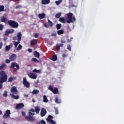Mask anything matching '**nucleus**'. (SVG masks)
<instances>
[{
	"label": "nucleus",
	"instance_id": "obj_35",
	"mask_svg": "<svg viewBox=\"0 0 124 124\" xmlns=\"http://www.w3.org/2000/svg\"><path fill=\"white\" fill-rule=\"evenodd\" d=\"M62 2V0H59L58 1H55L56 5H59V4H61Z\"/></svg>",
	"mask_w": 124,
	"mask_h": 124
},
{
	"label": "nucleus",
	"instance_id": "obj_24",
	"mask_svg": "<svg viewBox=\"0 0 124 124\" xmlns=\"http://www.w3.org/2000/svg\"><path fill=\"white\" fill-rule=\"evenodd\" d=\"M34 56L35 58H39V57H40V54L37 51H34Z\"/></svg>",
	"mask_w": 124,
	"mask_h": 124
},
{
	"label": "nucleus",
	"instance_id": "obj_46",
	"mask_svg": "<svg viewBox=\"0 0 124 124\" xmlns=\"http://www.w3.org/2000/svg\"><path fill=\"white\" fill-rule=\"evenodd\" d=\"M13 81V78L10 77L8 79V82H12Z\"/></svg>",
	"mask_w": 124,
	"mask_h": 124
},
{
	"label": "nucleus",
	"instance_id": "obj_5",
	"mask_svg": "<svg viewBox=\"0 0 124 124\" xmlns=\"http://www.w3.org/2000/svg\"><path fill=\"white\" fill-rule=\"evenodd\" d=\"M10 68H13L14 72H17V70H19V69H20V66H19V64H18V63L15 62H12Z\"/></svg>",
	"mask_w": 124,
	"mask_h": 124
},
{
	"label": "nucleus",
	"instance_id": "obj_55",
	"mask_svg": "<svg viewBox=\"0 0 124 124\" xmlns=\"http://www.w3.org/2000/svg\"><path fill=\"white\" fill-rule=\"evenodd\" d=\"M28 52H29V53H31V52H32V50H31V48H29L28 49Z\"/></svg>",
	"mask_w": 124,
	"mask_h": 124
},
{
	"label": "nucleus",
	"instance_id": "obj_30",
	"mask_svg": "<svg viewBox=\"0 0 124 124\" xmlns=\"http://www.w3.org/2000/svg\"><path fill=\"white\" fill-rule=\"evenodd\" d=\"M32 93L33 94H37L38 93H39V90H33Z\"/></svg>",
	"mask_w": 124,
	"mask_h": 124
},
{
	"label": "nucleus",
	"instance_id": "obj_18",
	"mask_svg": "<svg viewBox=\"0 0 124 124\" xmlns=\"http://www.w3.org/2000/svg\"><path fill=\"white\" fill-rule=\"evenodd\" d=\"M16 37L17 38V41L20 42L22 40V33H21V32L17 33Z\"/></svg>",
	"mask_w": 124,
	"mask_h": 124
},
{
	"label": "nucleus",
	"instance_id": "obj_3",
	"mask_svg": "<svg viewBox=\"0 0 124 124\" xmlns=\"http://www.w3.org/2000/svg\"><path fill=\"white\" fill-rule=\"evenodd\" d=\"M0 81L3 83L7 81V75L4 71H0Z\"/></svg>",
	"mask_w": 124,
	"mask_h": 124
},
{
	"label": "nucleus",
	"instance_id": "obj_27",
	"mask_svg": "<svg viewBox=\"0 0 124 124\" xmlns=\"http://www.w3.org/2000/svg\"><path fill=\"white\" fill-rule=\"evenodd\" d=\"M55 102L57 104H60V103H62V100L61 99H59V98L56 97L55 100Z\"/></svg>",
	"mask_w": 124,
	"mask_h": 124
},
{
	"label": "nucleus",
	"instance_id": "obj_48",
	"mask_svg": "<svg viewBox=\"0 0 124 124\" xmlns=\"http://www.w3.org/2000/svg\"><path fill=\"white\" fill-rule=\"evenodd\" d=\"M60 46H58V45H57L56 46V50L57 51H60Z\"/></svg>",
	"mask_w": 124,
	"mask_h": 124
},
{
	"label": "nucleus",
	"instance_id": "obj_37",
	"mask_svg": "<svg viewBox=\"0 0 124 124\" xmlns=\"http://www.w3.org/2000/svg\"><path fill=\"white\" fill-rule=\"evenodd\" d=\"M31 62H39V61L36 59V58H32L31 59Z\"/></svg>",
	"mask_w": 124,
	"mask_h": 124
},
{
	"label": "nucleus",
	"instance_id": "obj_16",
	"mask_svg": "<svg viewBox=\"0 0 124 124\" xmlns=\"http://www.w3.org/2000/svg\"><path fill=\"white\" fill-rule=\"evenodd\" d=\"M32 112V113L31 112ZM34 112H35V110L33 108H31L30 110V112H29V115L30 117H33L34 116Z\"/></svg>",
	"mask_w": 124,
	"mask_h": 124
},
{
	"label": "nucleus",
	"instance_id": "obj_53",
	"mask_svg": "<svg viewBox=\"0 0 124 124\" xmlns=\"http://www.w3.org/2000/svg\"><path fill=\"white\" fill-rule=\"evenodd\" d=\"M13 40H18V39H17V37H16V36H14L13 38Z\"/></svg>",
	"mask_w": 124,
	"mask_h": 124
},
{
	"label": "nucleus",
	"instance_id": "obj_17",
	"mask_svg": "<svg viewBox=\"0 0 124 124\" xmlns=\"http://www.w3.org/2000/svg\"><path fill=\"white\" fill-rule=\"evenodd\" d=\"M46 113H47V111H46V109L45 108H42L41 111V117H44L45 115H46Z\"/></svg>",
	"mask_w": 124,
	"mask_h": 124
},
{
	"label": "nucleus",
	"instance_id": "obj_23",
	"mask_svg": "<svg viewBox=\"0 0 124 124\" xmlns=\"http://www.w3.org/2000/svg\"><path fill=\"white\" fill-rule=\"evenodd\" d=\"M38 17L40 19H44V18L45 17V14H39L38 15Z\"/></svg>",
	"mask_w": 124,
	"mask_h": 124
},
{
	"label": "nucleus",
	"instance_id": "obj_56",
	"mask_svg": "<svg viewBox=\"0 0 124 124\" xmlns=\"http://www.w3.org/2000/svg\"><path fill=\"white\" fill-rule=\"evenodd\" d=\"M2 48V43L1 42H0V49H1Z\"/></svg>",
	"mask_w": 124,
	"mask_h": 124
},
{
	"label": "nucleus",
	"instance_id": "obj_9",
	"mask_svg": "<svg viewBox=\"0 0 124 124\" xmlns=\"http://www.w3.org/2000/svg\"><path fill=\"white\" fill-rule=\"evenodd\" d=\"M23 84L25 87H26V88H30V83L27 81V78H23Z\"/></svg>",
	"mask_w": 124,
	"mask_h": 124
},
{
	"label": "nucleus",
	"instance_id": "obj_51",
	"mask_svg": "<svg viewBox=\"0 0 124 124\" xmlns=\"http://www.w3.org/2000/svg\"><path fill=\"white\" fill-rule=\"evenodd\" d=\"M21 114H22V116H23V117H25V116H26V112H25L24 111H22Z\"/></svg>",
	"mask_w": 124,
	"mask_h": 124
},
{
	"label": "nucleus",
	"instance_id": "obj_58",
	"mask_svg": "<svg viewBox=\"0 0 124 124\" xmlns=\"http://www.w3.org/2000/svg\"><path fill=\"white\" fill-rule=\"evenodd\" d=\"M32 72H36L37 73V70L36 69H34V70H32Z\"/></svg>",
	"mask_w": 124,
	"mask_h": 124
},
{
	"label": "nucleus",
	"instance_id": "obj_20",
	"mask_svg": "<svg viewBox=\"0 0 124 124\" xmlns=\"http://www.w3.org/2000/svg\"><path fill=\"white\" fill-rule=\"evenodd\" d=\"M34 111L36 114H39V112H40V107L36 106L34 108Z\"/></svg>",
	"mask_w": 124,
	"mask_h": 124
},
{
	"label": "nucleus",
	"instance_id": "obj_13",
	"mask_svg": "<svg viewBox=\"0 0 124 124\" xmlns=\"http://www.w3.org/2000/svg\"><path fill=\"white\" fill-rule=\"evenodd\" d=\"M0 21L2 22V23H8V20H7V18H6V17H5L4 16H2L0 17Z\"/></svg>",
	"mask_w": 124,
	"mask_h": 124
},
{
	"label": "nucleus",
	"instance_id": "obj_57",
	"mask_svg": "<svg viewBox=\"0 0 124 124\" xmlns=\"http://www.w3.org/2000/svg\"><path fill=\"white\" fill-rule=\"evenodd\" d=\"M61 43H65V41H64V40L62 39V40H61Z\"/></svg>",
	"mask_w": 124,
	"mask_h": 124
},
{
	"label": "nucleus",
	"instance_id": "obj_40",
	"mask_svg": "<svg viewBox=\"0 0 124 124\" xmlns=\"http://www.w3.org/2000/svg\"><path fill=\"white\" fill-rule=\"evenodd\" d=\"M48 90H49V91H51V92H53V86L50 85L48 88Z\"/></svg>",
	"mask_w": 124,
	"mask_h": 124
},
{
	"label": "nucleus",
	"instance_id": "obj_11",
	"mask_svg": "<svg viewBox=\"0 0 124 124\" xmlns=\"http://www.w3.org/2000/svg\"><path fill=\"white\" fill-rule=\"evenodd\" d=\"M25 119L28 122H33L35 121V118H33V116H27L25 117Z\"/></svg>",
	"mask_w": 124,
	"mask_h": 124
},
{
	"label": "nucleus",
	"instance_id": "obj_22",
	"mask_svg": "<svg viewBox=\"0 0 124 124\" xmlns=\"http://www.w3.org/2000/svg\"><path fill=\"white\" fill-rule=\"evenodd\" d=\"M52 92L54 94H57L59 93V89H58L57 88H54V89H53V90Z\"/></svg>",
	"mask_w": 124,
	"mask_h": 124
},
{
	"label": "nucleus",
	"instance_id": "obj_39",
	"mask_svg": "<svg viewBox=\"0 0 124 124\" xmlns=\"http://www.w3.org/2000/svg\"><path fill=\"white\" fill-rule=\"evenodd\" d=\"M3 96L4 97H7V91H4Z\"/></svg>",
	"mask_w": 124,
	"mask_h": 124
},
{
	"label": "nucleus",
	"instance_id": "obj_19",
	"mask_svg": "<svg viewBox=\"0 0 124 124\" xmlns=\"http://www.w3.org/2000/svg\"><path fill=\"white\" fill-rule=\"evenodd\" d=\"M13 47V44H11L9 46H5L6 51H9L11 48Z\"/></svg>",
	"mask_w": 124,
	"mask_h": 124
},
{
	"label": "nucleus",
	"instance_id": "obj_47",
	"mask_svg": "<svg viewBox=\"0 0 124 124\" xmlns=\"http://www.w3.org/2000/svg\"><path fill=\"white\" fill-rule=\"evenodd\" d=\"M2 30H3V25L0 24V31H2Z\"/></svg>",
	"mask_w": 124,
	"mask_h": 124
},
{
	"label": "nucleus",
	"instance_id": "obj_44",
	"mask_svg": "<svg viewBox=\"0 0 124 124\" xmlns=\"http://www.w3.org/2000/svg\"><path fill=\"white\" fill-rule=\"evenodd\" d=\"M55 114L56 115L59 114V110L57 108H55Z\"/></svg>",
	"mask_w": 124,
	"mask_h": 124
},
{
	"label": "nucleus",
	"instance_id": "obj_62",
	"mask_svg": "<svg viewBox=\"0 0 124 124\" xmlns=\"http://www.w3.org/2000/svg\"><path fill=\"white\" fill-rule=\"evenodd\" d=\"M62 56L63 57V58H65V54H63Z\"/></svg>",
	"mask_w": 124,
	"mask_h": 124
},
{
	"label": "nucleus",
	"instance_id": "obj_63",
	"mask_svg": "<svg viewBox=\"0 0 124 124\" xmlns=\"http://www.w3.org/2000/svg\"><path fill=\"white\" fill-rule=\"evenodd\" d=\"M1 114H2V111H1V110H0V115H1Z\"/></svg>",
	"mask_w": 124,
	"mask_h": 124
},
{
	"label": "nucleus",
	"instance_id": "obj_33",
	"mask_svg": "<svg viewBox=\"0 0 124 124\" xmlns=\"http://www.w3.org/2000/svg\"><path fill=\"white\" fill-rule=\"evenodd\" d=\"M62 16V13L60 12L58 14H57L56 15H55V18H56L57 19L60 18V17Z\"/></svg>",
	"mask_w": 124,
	"mask_h": 124
},
{
	"label": "nucleus",
	"instance_id": "obj_25",
	"mask_svg": "<svg viewBox=\"0 0 124 124\" xmlns=\"http://www.w3.org/2000/svg\"><path fill=\"white\" fill-rule=\"evenodd\" d=\"M50 60H51V61H53V62H56V61L58 60V56L54 54L53 57L50 59Z\"/></svg>",
	"mask_w": 124,
	"mask_h": 124
},
{
	"label": "nucleus",
	"instance_id": "obj_38",
	"mask_svg": "<svg viewBox=\"0 0 124 124\" xmlns=\"http://www.w3.org/2000/svg\"><path fill=\"white\" fill-rule=\"evenodd\" d=\"M9 33H9V30H7V31H5V35L6 36H8Z\"/></svg>",
	"mask_w": 124,
	"mask_h": 124
},
{
	"label": "nucleus",
	"instance_id": "obj_34",
	"mask_svg": "<svg viewBox=\"0 0 124 124\" xmlns=\"http://www.w3.org/2000/svg\"><path fill=\"white\" fill-rule=\"evenodd\" d=\"M4 11V6L0 5V12H3Z\"/></svg>",
	"mask_w": 124,
	"mask_h": 124
},
{
	"label": "nucleus",
	"instance_id": "obj_8",
	"mask_svg": "<svg viewBox=\"0 0 124 124\" xmlns=\"http://www.w3.org/2000/svg\"><path fill=\"white\" fill-rule=\"evenodd\" d=\"M28 76L31 79H36V78H37V74L34 73H31L29 74Z\"/></svg>",
	"mask_w": 124,
	"mask_h": 124
},
{
	"label": "nucleus",
	"instance_id": "obj_21",
	"mask_svg": "<svg viewBox=\"0 0 124 124\" xmlns=\"http://www.w3.org/2000/svg\"><path fill=\"white\" fill-rule=\"evenodd\" d=\"M50 3V0H42V4L46 5Z\"/></svg>",
	"mask_w": 124,
	"mask_h": 124
},
{
	"label": "nucleus",
	"instance_id": "obj_14",
	"mask_svg": "<svg viewBox=\"0 0 124 124\" xmlns=\"http://www.w3.org/2000/svg\"><path fill=\"white\" fill-rule=\"evenodd\" d=\"M16 55L15 54H13L11 55L9 57V59L11 62H14L16 60Z\"/></svg>",
	"mask_w": 124,
	"mask_h": 124
},
{
	"label": "nucleus",
	"instance_id": "obj_29",
	"mask_svg": "<svg viewBox=\"0 0 124 124\" xmlns=\"http://www.w3.org/2000/svg\"><path fill=\"white\" fill-rule=\"evenodd\" d=\"M43 102L45 103H47V102H48V98L45 95L43 96Z\"/></svg>",
	"mask_w": 124,
	"mask_h": 124
},
{
	"label": "nucleus",
	"instance_id": "obj_4",
	"mask_svg": "<svg viewBox=\"0 0 124 124\" xmlns=\"http://www.w3.org/2000/svg\"><path fill=\"white\" fill-rule=\"evenodd\" d=\"M8 24L10 27L13 29H17L19 27V23L14 20H10L8 21Z\"/></svg>",
	"mask_w": 124,
	"mask_h": 124
},
{
	"label": "nucleus",
	"instance_id": "obj_41",
	"mask_svg": "<svg viewBox=\"0 0 124 124\" xmlns=\"http://www.w3.org/2000/svg\"><path fill=\"white\" fill-rule=\"evenodd\" d=\"M21 49H22V45H19L16 50L17 51H19V50H21Z\"/></svg>",
	"mask_w": 124,
	"mask_h": 124
},
{
	"label": "nucleus",
	"instance_id": "obj_32",
	"mask_svg": "<svg viewBox=\"0 0 124 124\" xmlns=\"http://www.w3.org/2000/svg\"><path fill=\"white\" fill-rule=\"evenodd\" d=\"M37 124H46L45 121L42 120L39 122H37Z\"/></svg>",
	"mask_w": 124,
	"mask_h": 124
},
{
	"label": "nucleus",
	"instance_id": "obj_45",
	"mask_svg": "<svg viewBox=\"0 0 124 124\" xmlns=\"http://www.w3.org/2000/svg\"><path fill=\"white\" fill-rule=\"evenodd\" d=\"M11 62V60L9 59H6L5 60V62L6 63H10V62Z\"/></svg>",
	"mask_w": 124,
	"mask_h": 124
},
{
	"label": "nucleus",
	"instance_id": "obj_59",
	"mask_svg": "<svg viewBox=\"0 0 124 124\" xmlns=\"http://www.w3.org/2000/svg\"><path fill=\"white\" fill-rule=\"evenodd\" d=\"M37 73H41V70H37Z\"/></svg>",
	"mask_w": 124,
	"mask_h": 124
},
{
	"label": "nucleus",
	"instance_id": "obj_54",
	"mask_svg": "<svg viewBox=\"0 0 124 124\" xmlns=\"http://www.w3.org/2000/svg\"><path fill=\"white\" fill-rule=\"evenodd\" d=\"M51 36H57V34L52 33H51Z\"/></svg>",
	"mask_w": 124,
	"mask_h": 124
},
{
	"label": "nucleus",
	"instance_id": "obj_64",
	"mask_svg": "<svg viewBox=\"0 0 124 124\" xmlns=\"http://www.w3.org/2000/svg\"><path fill=\"white\" fill-rule=\"evenodd\" d=\"M32 102L34 103V102H35V101L34 100H32Z\"/></svg>",
	"mask_w": 124,
	"mask_h": 124
},
{
	"label": "nucleus",
	"instance_id": "obj_60",
	"mask_svg": "<svg viewBox=\"0 0 124 124\" xmlns=\"http://www.w3.org/2000/svg\"><path fill=\"white\" fill-rule=\"evenodd\" d=\"M58 46H60V47H62L63 46V44H61L60 45H57Z\"/></svg>",
	"mask_w": 124,
	"mask_h": 124
},
{
	"label": "nucleus",
	"instance_id": "obj_36",
	"mask_svg": "<svg viewBox=\"0 0 124 124\" xmlns=\"http://www.w3.org/2000/svg\"><path fill=\"white\" fill-rule=\"evenodd\" d=\"M5 65H6V64H5V63H3L1 66H0V70H2L3 68H4V66H5Z\"/></svg>",
	"mask_w": 124,
	"mask_h": 124
},
{
	"label": "nucleus",
	"instance_id": "obj_50",
	"mask_svg": "<svg viewBox=\"0 0 124 124\" xmlns=\"http://www.w3.org/2000/svg\"><path fill=\"white\" fill-rule=\"evenodd\" d=\"M2 83L3 82H2V81H0V90L2 88Z\"/></svg>",
	"mask_w": 124,
	"mask_h": 124
},
{
	"label": "nucleus",
	"instance_id": "obj_43",
	"mask_svg": "<svg viewBox=\"0 0 124 124\" xmlns=\"http://www.w3.org/2000/svg\"><path fill=\"white\" fill-rule=\"evenodd\" d=\"M8 31L10 33H13V32L15 31V30H14V29H10V30H8Z\"/></svg>",
	"mask_w": 124,
	"mask_h": 124
},
{
	"label": "nucleus",
	"instance_id": "obj_31",
	"mask_svg": "<svg viewBox=\"0 0 124 124\" xmlns=\"http://www.w3.org/2000/svg\"><path fill=\"white\" fill-rule=\"evenodd\" d=\"M56 29H57V30H61V29H62V24H57L56 25Z\"/></svg>",
	"mask_w": 124,
	"mask_h": 124
},
{
	"label": "nucleus",
	"instance_id": "obj_10",
	"mask_svg": "<svg viewBox=\"0 0 124 124\" xmlns=\"http://www.w3.org/2000/svg\"><path fill=\"white\" fill-rule=\"evenodd\" d=\"M25 105L23 103L17 104L16 106V110H19L20 109H23Z\"/></svg>",
	"mask_w": 124,
	"mask_h": 124
},
{
	"label": "nucleus",
	"instance_id": "obj_28",
	"mask_svg": "<svg viewBox=\"0 0 124 124\" xmlns=\"http://www.w3.org/2000/svg\"><path fill=\"white\" fill-rule=\"evenodd\" d=\"M20 41H17V42L14 41V45L15 46V48H17L18 45L20 44Z\"/></svg>",
	"mask_w": 124,
	"mask_h": 124
},
{
	"label": "nucleus",
	"instance_id": "obj_42",
	"mask_svg": "<svg viewBox=\"0 0 124 124\" xmlns=\"http://www.w3.org/2000/svg\"><path fill=\"white\" fill-rule=\"evenodd\" d=\"M21 8H22V6L21 5H18L16 7V9H20Z\"/></svg>",
	"mask_w": 124,
	"mask_h": 124
},
{
	"label": "nucleus",
	"instance_id": "obj_2",
	"mask_svg": "<svg viewBox=\"0 0 124 124\" xmlns=\"http://www.w3.org/2000/svg\"><path fill=\"white\" fill-rule=\"evenodd\" d=\"M11 93L10 94V95H11L12 98L16 100L17 99H19V98H20V97L18 96V90H17L16 87L14 86L11 88Z\"/></svg>",
	"mask_w": 124,
	"mask_h": 124
},
{
	"label": "nucleus",
	"instance_id": "obj_52",
	"mask_svg": "<svg viewBox=\"0 0 124 124\" xmlns=\"http://www.w3.org/2000/svg\"><path fill=\"white\" fill-rule=\"evenodd\" d=\"M34 37H35V38H38V34L35 33V34H34Z\"/></svg>",
	"mask_w": 124,
	"mask_h": 124
},
{
	"label": "nucleus",
	"instance_id": "obj_7",
	"mask_svg": "<svg viewBox=\"0 0 124 124\" xmlns=\"http://www.w3.org/2000/svg\"><path fill=\"white\" fill-rule=\"evenodd\" d=\"M11 114V113L10 112V110H6L5 113L2 116L3 119H4V120H6V119H8V118H10Z\"/></svg>",
	"mask_w": 124,
	"mask_h": 124
},
{
	"label": "nucleus",
	"instance_id": "obj_1",
	"mask_svg": "<svg viewBox=\"0 0 124 124\" xmlns=\"http://www.w3.org/2000/svg\"><path fill=\"white\" fill-rule=\"evenodd\" d=\"M67 18L64 19L63 17H60L59 19V22L61 23H63V24H65V23H67L68 24H70V23H73L76 21V18L75 16H73V14L72 13H69L66 14Z\"/></svg>",
	"mask_w": 124,
	"mask_h": 124
},
{
	"label": "nucleus",
	"instance_id": "obj_26",
	"mask_svg": "<svg viewBox=\"0 0 124 124\" xmlns=\"http://www.w3.org/2000/svg\"><path fill=\"white\" fill-rule=\"evenodd\" d=\"M64 32V31H63V30H60L57 31V34H58V35L63 34Z\"/></svg>",
	"mask_w": 124,
	"mask_h": 124
},
{
	"label": "nucleus",
	"instance_id": "obj_15",
	"mask_svg": "<svg viewBox=\"0 0 124 124\" xmlns=\"http://www.w3.org/2000/svg\"><path fill=\"white\" fill-rule=\"evenodd\" d=\"M37 39H32L31 41V46H34V45H36V44H37Z\"/></svg>",
	"mask_w": 124,
	"mask_h": 124
},
{
	"label": "nucleus",
	"instance_id": "obj_61",
	"mask_svg": "<svg viewBox=\"0 0 124 124\" xmlns=\"http://www.w3.org/2000/svg\"><path fill=\"white\" fill-rule=\"evenodd\" d=\"M71 39H68L67 40V42H68V43H69V42H71Z\"/></svg>",
	"mask_w": 124,
	"mask_h": 124
},
{
	"label": "nucleus",
	"instance_id": "obj_49",
	"mask_svg": "<svg viewBox=\"0 0 124 124\" xmlns=\"http://www.w3.org/2000/svg\"><path fill=\"white\" fill-rule=\"evenodd\" d=\"M67 49L69 50V51H71V46H68Z\"/></svg>",
	"mask_w": 124,
	"mask_h": 124
},
{
	"label": "nucleus",
	"instance_id": "obj_12",
	"mask_svg": "<svg viewBox=\"0 0 124 124\" xmlns=\"http://www.w3.org/2000/svg\"><path fill=\"white\" fill-rule=\"evenodd\" d=\"M48 25L47 23L45 24V27L46 28H49V27H53V22L51 21L49 19H47Z\"/></svg>",
	"mask_w": 124,
	"mask_h": 124
},
{
	"label": "nucleus",
	"instance_id": "obj_6",
	"mask_svg": "<svg viewBox=\"0 0 124 124\" xmlns=\"http://www.w3.org/2000/svg\"><path fill=\"white\" fill-rule=\"evenodd\" d=\"M46 121L48 124H57V123L53 120V116H52V115H48V118H46Z\"/></svg>",
	"mask_w": 124,
	"mask_h": 124
}]
</instances>
